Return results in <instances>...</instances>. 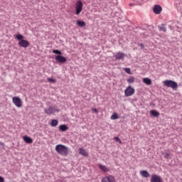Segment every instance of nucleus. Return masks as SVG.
I'll return each mask as SVG.
<instances>
[{
  "mask_svg": "<svg viewBox=\"0 0 182 182\" xmlns=\"http://www.w3.org/2000/svg\"><path fill=\"white\" fill-rule=\"evenodd\" d=\"M55 151L60 156H64L66 157L69 154V148L63 144H58L55 146Z\"/></svg>",
  "mask_w": 182,
  "mask_h": 182,
  "instance_id": "obj_1",
  "label": "nucleus"
},
{
  "mask_svg": "<svg viewBox=\"0 0 182 182\" xmlns=\"http://www.w3.org/2000/svg\"><path fill=\"white\" fill-rule=\"evenodd\" d=\"M163 84L166 87H171L173 90H177L178 87V84L177 82L171 80H166L163 82Z\"/></svg>",
  "mask_w": 182,
  "mask_h": 182,
  "instance_id": "obj_2",
  "label": "nucleus"
},
{
  "mask_svg": "<svg viewBox=\"0 0 182 182\" xmlns=\"http://www.w3.org/2000/svg\"><path fill=\"white\" fill-rule=\"evenodd\" d=\"M16 39L19 41L18 45L21 46V48H28V46H29V41L23 40V36L18 34L16 36Z\"/></svg>",
  "mask_w": 182,
  "mask_h": 182,
  "instance_id": "obj_3",
  "label": "nucleus"
},
{
  "mask_svg": "<svg viewBox=\"0 0 182 182\" xmlns=\"http://www.w3.org/2000/svg\"><path fill=\"white\" fill-rule=\"evenodd\" d=\"M83 9V3L82 1L78 0L75 4V15H80V12H82Z\"/></svg>",
  "mask_w": 182,
  "mask_h": 182,
  "instance_id": "obj_4",
  "label": "nucleus"
},
{
  "mask_svg": "<svg viewBox=\"0 0 182 182\" xmlns=\"http://www.w3.org/2000/svg\"><path fill=\"white\" fill-rule=\"evenodd\" d=\"M134 88L132 87V86H128L124 90V96L126 97H129V96H133L134 95Z\"/></svg>",
  "mask_w": 182,
  "mask_h": 182,
  "instance_id": "obj_5",
  "label": "nucleus"
},
{
  "mask_svg": "<svg viewBox=\"0 0 182 182\" xmlns=\"http://www.w3.org/2000/svg\"><path fill=\"white\" fill-rule=\"evenodd\" d=\"M45 114H48V116H50V114H53L55 112H59V109H56L55 107H49L48 108H46L44 109Z\"/></svg>",
  "mask_w": 182,
  "mask_h": 182,
  "instance_id": "obj_6",
  "label": "nucleus"
},
{
  "mask_svg": "<svg viewBox=\"0 0 182 182\" xmlns=\"http://www.w3.org/2000/svg\"><path fill=\"white\" fill-rule=\"evenodd\" d=\"M12 102L16 107H22V100L18 97H13Z\"/></svg>",
  "mask_w": 182,
  "mask_h": 182,
  "instance_id": "obj_7",
  "label": "nucleus"
},
{
  "mask_svg": "<svg viewBox=\"0 0 182 182\" xmlns=\"http://www.w3.org/2000/svg\"><path fill=\"white\" fill-rule=\"evenodd\" d=\"M102 182H116V179L113 176H108L102 178Z\"/></svg>",
  "mask_w": 182,
  "mask_h": 182,
  "instance_id": "obj_8",
  "label": "nucleus"
},
{
  "mask_svg": "<svg viewBox=\"0 0 182 182\" xmlns=\"http://www.w3.org/2000/svg\"><path fill=\"white\" fill-rule=\"evenodd\" d=\"M153 11L156 15H160V14H161V11H163V9L160 5H155L153 8Z\"/></svg>",
  "mask_w": 182,
  "mask_h": 182,
  "instance_id": "obj_9",
  "label": "nucleus"
},
{
  "mask_svg": "<svg viewBox=\"0 0 182 182\" xmlns=\"http://www.w3.org/2000/svg\"><path fill=\"white\" fill-rule=\"evenodd\" d=\"M55 60L58 63H65V62H67L68 60L66 59L65 57H63L62 55H56Z\"/></svg>",
  "mask_w": 182,
  "mask_h": 182,
  "instance_id": "obj_10",
  "label": "nucleus"
},
{
  "mask_svg": "<svg viewBox=\"0 0 182 182\" xmlns=\"http://www.w3.org/2000/svg\"><path fill=\"white\" fill-rule=\"evenodd\" d=\"M125 56H126V54H124V53H122V52H118L114 55V58L117 60H123L124 59Z\"/></svg>",
  "mask_w": 182,
  "mask_h": 182,
  "instance_id": "obj_11",
  "label": "nucleus"
},
{
  "mask_svg": "<svg viewBox=\"0 0 182 182\" xmlns=\"http://www.w3.org/2000/svg\"><path fill=\"white\" fill-rule=\"evenodd\" d=\"M151 182H163L161 177L157 175H152Z\"/></svg>",
  "mask_w": 182,
  "mask_h": 182,
  "instance_id": "obj_12",
  "label": "nucleus"
},
{
  "mask_svg": "<svg viewBox=\"0 0 182 182\" xmlns=\"http://www.w3.org/2000/svg\"><path fill=\"white\" fill-rule=\"evenodd\" d=\"M78 151H79V154H81V156H83L84 157L89 156V154L87 153V151H86V150H85V149L80 148L78 149Z\"/></svg>",
  "mask_w": 182,
  "mask_h": 182,
  "instance_id": "obj_13",
  "label": "nucleus"
},
{
  "mask_svg": "<svg viewBox=\"0 0 182 182\" xmlns=\"http://www.w3.org/2000/svg\"><path fill=\"white\" fill-rule=\"evenodd\" d=\"M23 139L25 141V143H27L28 144H32V143H33V139H32V138L28 136H24L23 137Z\"/></svg>",
  "mask_w": 182,
  "mask_h": 182,
  "instance_id": "obj_14",
  "label": "nucleus"
},
{
  "mask_svg": "<svg viewBox=\"0 0 182 182\" xmlns=\"http://www.w3.org/2000/svg\"><path fill=\"white\" fill-rule=\"evenodd\" d=\"M59 130L60 132H67V130H69V127H68V125L66 124H62L60 125Z\"/></svg>",
  "mask_w": 182,
  "mask_h": 182,
  "instance_id": "obj_15",
  "label": "nucleus"
},
{
  "mask_svg": "<svg viewBox=\"0 0 182 182\" xmlns=\"http://www.w3.org/2000/svg\"><path fill=\"white\" fill-rule=\"evenodd\" d=\"M140 174L141 177H144L145 178H147V177H150V173L147 171H141Z\"/></svg>",
  "mask_w": 182,
  "mask_h": 182,
  "instance_id": "obj_16",
  "label": "nucleus"
},
{
  "mask_svg": "<svg viewBox=\"0 0 182 182\" xmlns=\"http://www.w3.org/2000/svg\"><path fill=\"white\" fill-rule=\"evenodd\" d=\"M142 82L145 83V85H147L148 86H150V85H151L152 83L151 80L149 77L143 78Z\"/></svg>",
  "mask_w": 182,
  "mask_h": 182,
  "instance_id": "obj_17",
  "label": "nucleus"
},
{
  "mask_svg": "<svg viewBox=\"0 0 182 182\" xmlns=\"http://www.w3.org/2000/svg\"><path fill=\"white\" fill-rule=\"evenodd\" d=\"M150 114L151 116H154V117H159V116H160V112H159L154 109H152L150 111Z\"/></svg>",
  "mask_w": 182,
  "mask_h": 182,
  "instance_id": "obj_18",
  "label": "nucleus"
},
{
  "mask_svg": "<svg viewBox=\"0 0 182 182\" xmlns=\"http://www.w3.org/2000/svg\"><path fill=\"white\" fill-rule=\"evenodd\" d=\"M98 167L105 173H107V171H109V168H107V167H106V166L105 165H102V164H99Z\"/></svg>",
  "mask_w": 182,
  "mask_h": 182,
  "instance_id": "obj_19",
  "label": "nucleus"
},
{
  "mask_svg": "<svg viewBox=\"0 0 182 182\" xmlns=\"http://www.w3.org/2000/svg\"><path fill=\"white\" fill-rule=\"evenodd\" d=\"M59 124V122L57 119H52L50 122L51 127H56L58 124Z\"/></svg>",
  "mask_w": 182,
  "mask_h": 182,
  "instance_id": "obj_20",
  "label": "nucleus"
},
{
  "mask_svg": "<svg viewBox=\"0 0 182 182\" xmlns=\"http://www.w3.org/2000/svg\"><path fill=\"white\" fill-rule=\"evenodd\" d=\"M134 80H136V78L133 76H130L127 80V82L129 84L134 83Z\"/></svg>",
  "mask_w": 182,
  "mask_h": 182,
  "instance_id": "obj_21",
  "label": "nucleus"
},
{
  "mask_svg": "<svg viewBox=\"0 0 182 182\" xmlns=\"http://www.w3.org/2000/svg\"><path fill=\"white\" fill-rule=\"evenodd\" d=\"M77 25H78V26H80V28H83V26H86V23H85V21H77Z\"/></svg>",
  "mask_w": 182,
  "mask_h": 182,
  "instance_id": "obj_22",
  "label": "nucleus"
},
{
  "mask_svg": "<svg viewBox=\"0 0 182 182\" xmlns=\"http://www.w3.org/2000/svg\"><path fill=\"white\" fill-rule=\"evenodd\" d=\"M117 119H119V115L117 114V113H113L111 116V120H117Z\"/></svg>",
  "mask_w": 182,
  "mask_h": 182,
  "instance_id": "obj_23",
  "label": "nucleus"
},
{
  "mask_svg": "<svg viewBox=\"0 0 182 182\" xmlns=\"http://www.w3.org/2000/svg\"><path fill=\"white\" fill-rule=\"evenodd\" d=\"M159 28V31H162V32H167V28L164 26V24L161 25Z\"/></svg>",
  "mask_w": 182,
  "mask_h": 182,
  "instance_id": "obj_24",
  "label": "nucleus"
},
{
  "mask_svg": "<svg viewBox=\"0 0 182 182\" xmlns=\"http://www.w3.org/2000/svg\"><path fill=\"white\" fill-rule=\"evenodd\" d=\"M114 140L115 141H117L118 143H119V144H122V140H120V138H119L118 136H115V137H114Z\"/></svg>",
  "mask_w": 182,
  "mask_h": 182,
  "instance_id": "obj_25",
  "label": "nucleus"
},
{
  "mask_svg": "<svg viewBox=\"0 0 182 182\" xmlns=\"http://www.w3.org/2000/svg\"><path fill=\"white\" fill-rule=\"evenodd\" d=\"M53 53H55V55H62V52L59 50H53Z\"/></svg>",
  "mask_w": 182,
  "mask_h": 182,
  "instance_id": "obj_26",
  "label": "nucleus"
},
{
  "mask_svg": "<svg viewBox=\"0 0 182 182\" xmlns=\"http://www.w3.org/2000/svg\"><path fill=\"white\" fill-rule=\"evenodd\" d=\"M162 156H164V157L165 159H168V157H170V154H168V153H162Z\"/></svg>",
  "mask_w": 182,
  "mask_h": 182,
  "instance_id": "obj_27",
  "label": "nucleus"
},
{
  "mask_svg": "<svg viewBox=\"0 0 182 182\" xmlns=\"http://www.w3.org/2000/svg\"><path fill=\"white\" fill-rule=\"evenodd\" d=\"M124 70H125L126 73H128V75H132V71H131L130 68H124Z\"/></svg>",
  "mask_w": 182,
  "mask_h": 182,
  "instance_id": "obj_28",
  "label": "nucleus"
},
{
  "mask_svg": "<svg viewBox=\"0 0 182 182\" xmlns=\"http://www.w3.org/2000/svg\"><path fill=\"white\" fill-rule=\"evenodd\" d=\"M48 82H50V83H55V82H56V80H53V79H52V78H50V77H48Z\"/></svg>",
  "mask_w": 182,
  "mask_h": 182,
  "instance_id": "obj_29",
  "label": "nucleus"
},
{
  "mask_svg": "<svg viewBox=\"0 0 182 182\" xmlns=\"http://www.w3.org/2000/svg\"><path fill=\"white\" fill-rule=\"evenodd\" d=\"M91 110L92 112H94V113H99V111L95 108H92Z\"/></svg>",
  "mask_w": 182,
  "mask_h": 182,
  "instance_id": "obj_30",
  "label": "nucleus"
},
{
  "mask_svg": "<svg viewBox=\"0 0 182 182\" xmlns=\"http://www.w3.org/2000/svg\"><path fill=\"white\" fill-rule=\"evenodd\" d=\"M0 182H5V179L2 176H0Z\"/></svg>",
  "mask_w": 182,
  "mask_h": 182,
  "instance_id": "obj_31",
  "label": "nucleus"
},
{
  "mask_svg": "<svg viewBox=\"0 0 182 182\" xmlns=\"http://www.w3.org/2000/svg\"><path fill=\"white\" fill-rule=\"evenodd\" d=\"M139 46H141V49L144 48V43H140Z\"/></svg>",
  "mask_w": 182,
  "mask_h": 182,
  "instance_id": "obj_32",
  "label": "nucleus"
}]
</instances>
